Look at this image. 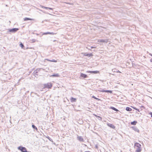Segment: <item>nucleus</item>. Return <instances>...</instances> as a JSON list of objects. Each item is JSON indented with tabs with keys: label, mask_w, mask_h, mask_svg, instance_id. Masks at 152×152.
Returning <instances> with one entry per match:
<instances>
[{
	"label": "nucleus",
	"mask_w": 152,
	"mask_h": 152,
	"mask_svg": "<svg viewBox=\"0 0 152 152\" xmlns=\"http://www.w3.org/2000/svg\"><path fill=\"white\" fill-rule=\"evenodd\" d=\"M52 86V84L51 83H48L44 84L42 86L43 88H50Z\"/></svg>",
	"instance_id": "nucleus-1"
},
{
	"label": "nucleus",
	"mask_w": 152,
	"mask_h": 152,
	"mask_svg": "<svg viewBox=\"0 0 152 152\" xmlns=\"http://www.w3.org/2000/svg\"><path fill=\"white\" fill-rule=\"evenodd\" d=\"M18 149L22 152H27L26 148L25 147L21 146L18 147Z\"/></svg>",
	"instance_id": "nucleus-2"
},
{
	"label": "nucleus",
	"mask_w": 152,
	"mask_h": 152,
	"mask_svg": "<svg viewBox=\"0 0 152 152\" xmlns=\"http://www.w3.org/2000/svg\"><path fill=\"white\" fill-rule=\"evenodd\" d=\"M19 30L18 28H15L12 29H9V32L15 33L17 31Z\"/></svg>",
	"instance_id": "nucleus-3"
},
{
	"label": "nucleus",
	"mask_w": 152,
	"mask_h": 152,
	"mask_svg": "<svg viewBox=\"0 0 152 152\" xmlns=\"http://www.w3.org/2000/svg\"><path fill=\"white\" fill-rule=\"evenodd\" d=\"M98 42L107 43L108 42V40L107 39H99L98 40Z\"/></svg>",
	"instance_id": "nucleus-4"
},
{
	"label": "nucleus",
	"mask_w": 152,
	"mask_h": 152,
	"mask_svg": "<svg viewBox=\"0 0 152 152\" xmlns=\"http://www.w3.org/2000/svg\"><path fill=\"white\" fill-rule=\"evenodd\" d=\"M107 124L108 126L111 128H112L113 129H115V126L112 124L108 123Z\"/></svg>",
	"instance_id": "nucleus-5"
},
{
	"label": "nucleus",
	"mask_w": 152,
	"mask_h": 152,
	"mask_svg": "<svg viewBox=\"0 0 152 152\" xmlns=\"http://www.w3.org/2000/svg\"><path fill=\"white\" fill-rule=\"evenodd\" d=\"M82 54H83L84 56H93V55L92 53L89 54L86 53H82Z\"/></svg>",
	"instance_id": "nucleus-6"
},
{
	"label": "nucleus",
	"mask_w": 152,
	"mask_h": 152,
	"mask_svg": "<svg viewBox=\"0 0 152 152\" xmlns=\"http://www.w3.org/2000/svg\"><path fill=\"white\" fill-rule=\"evenodd\" d=\"M87 77V76L84 74L83 73H81L80 74V78H81V77H83L84 78H86Z\"/></svg>",
	"instance_id": "nucleus-7"
},
{
	"label": "nucleus",
	"mask_w": 152,
	"mask_h": 152,
	"mask_svg": "<svg viewBox=\"0 0 152 152\" xmlns=\"http://www.w3.org/2000/svg\"><path fill=\"white\" fill-rule=\"evenodd\" d=\"M135 147H136L138 148H141V145L138 143H135L134 145Z\"/></svg>",
	"instance_id": "nucleus-8"
},
{
	"label": "nucleus",
	"mask_w": 152,
	"mask_h": 152,
	"mask_svg": "<svg viewBox=\"0 0 152 152\" xmlns=\"http://www.w3.org/2000/svg\"><path fill=\"white\" fill-rule=\"evenodd\" d=\"M87 72L88 73H93L94 74L98 73H99V71H88Z\"/></svg>",
	"instance_id": "nucleus-9"
},
{
	"label": "nucleus",
	"mask_w": 152,
	"mask_h": 152,
	"mask_svg": "<svg viewBox=\"0 0 152 152\" xmlns=\"http://www.w3.org/2000/svg\"><path fill=\"white\" fill-rule=\"evenodd\" d=\"M77 139L80 141H84V139L83 138V137L81 136H78L77 137Z\"/></svg>",
	"instance_id": "nucleus-10"
},
{
	"label": "nucleus",
	"mask_w": 152,
	"mask_h": 152,
	"mask_svg": "<svg viewBox=\"0 0 152 152\" xmlns=\"http://www.w3.org/2000/svg\"><path fill=\"white\" fill-rule=\"evenodd\" d=\"M40 7H42V8H45V9H49V10H53V8H51L45 7H44V6H42V5H41Z\"/></svg>",
	"instance_id": "nucleus-11"
},
{
	"label": "nucleus",
	"mask_w": 152,
	"mask_h": 152,
	"mask_svg": "<svg viewBox=\"0 0 152 152\" xmlns=\"http://www.w3.org/2000/svg\"><path fill=\"white\" fill-rule=\"evenodd\" d=\"M112 71L113 72L121 73V72L120 71H119L118 70L116 69H112Z\"/></svg>",
	"instance_id": "nucleus-12"
},
{
	"label": "nucleus",
	"mask_w": 152,
	"mask_h": 152,
	"mask_svg": "<svg viewBox=\"0 0 152 152\" xmlns=\"http://www.w3.org/2000/svg\"><path fill=\"white\" fill-rule=\"evenodd\" d=\"M50 77H59V75L57 73L56 74H54L53 75H51Z\"/></svg>",
	"instance_id": "nucleus-13"
},
{
	"label": "nucleus",
	"mask_w": 152,
	"mask_h": 152,
	"mask_svg": "<svg viewBox=\"0 0 152 152\" xmlns=\"http://www.w3.org/2000/svg\"><path fill=\"white\" fill-rule=\"evenodd\" d=\"M24 20L25 21H26V20H34V19H33L29 18H25L24 19Z\"/></svg>",
	"instance_id": "nucleus-14"
},
{
	"label": "nucleus",
	"mask_w": 152,
	"mask_h": 152,
	"mask_svg": "<svg viewBox=\"0 0 152 152\" xmlns=\"http://www.w3.org/2000/svg\"><path fill=\"white\" fill-rule=\"evenodd\" d=\"M45 60H47L48 61H50L53 62H57V61L56 60H54V59H53L52 60H50L47 59H45Z\"/></svg>",
	"instance_id": "nucleus-15"
},
{
	"label": "nucleus",
	"mask_w": 152,
	"mask_h": 152,
	"mask_svg": "<svg viewBox=\"0 0 152 152\" xmlns=\"http://www.w3.org/2000/svg\"><path fill=\"white\" fill-rule=\"evenodd\" d=\"M137 123V121H134L131 122V124L132 125H135Z\"/></svg>",
	"instance_id": "nucleus-16"
},
{
	"label": "nucleus",
	"mask_w": 152,
	"mask_h": 152,
	"mask_svg": "<svg viewBox=\"0 0 152 152\" xmlns=\"http://www.w3.org/2000/svg\"><path fill=\"white\" fill-rule=\"evenodd\" d=\"M141 151V148H138L136 150V152H140Z\"/></svg>",
	"instance_id": "nucleus-17"
},
{
	"label": "nucleus",
	"mask_w": 152,
	"mask_h": 152,
	"mask_svg": "<svg viewBox=\"0 0 152 152\" xmlns=\"http://www.w3.org/2000/svg\"><path fill=\"white\" fill-rule=\"evenodd\" d=\"M126 109L127 111H131L132 110V109L129 107H126Z\"/></svg>",
	"instance_id": "nucleus-18"
},
{
	"label": "nucleus",
	"mask_w": 152,
	"mask_h": 152,
	"mask_svg": "<svg viewBox=\"0 0 152 152\" xmlns=\"http://www.w3.org/2000/svg\"><path fill=\"white\" fill-rule=\"evenodd\" d=\"M76 99L75 98H72L71 99V101L72 102H76Z\"/></svg>",
	"instance_id": "nucleus-19"
},
{
	"label": "nucleus",
	"mask_w": 152,
	"mask_h": 152,
	"mask_svg": "<svg viewBox=\"0 0 152 152\" xmlns=\"http://www.w3.org/2000/svg\"><path fill=\"white\" fill-rule=\"evenodd\" d=\"M110 108L111 109L113 110H115L116 111H118L117 109H116V108H115V107H110Z\"/></svg>",
	"instance_id": "nucleus-20"
},
{
	"label": "nucleus",
	"mask_w": 152,
	"mask_h": 152,
	"mask_svg": "<svg viewBox=\"0 0 152 152\" xmlns=\"http://www.w3.org/2000/svg\"><path fill=\"white\" fill-rule=\"evenodd\" d=\"M102 92H109V93H112V91H110V90H106V91L102 90Z\"/></svg>",
	"instance_id": "nucleus-21"
},
{
	"label": "nucleus",
	"mask_w": 152,
	"mask_h": 152,
	"mask_svg": "<svg viewBox=\"0 0 152 152\" xmlns=\"http://www.w3.org/2000/svg\"><path fill=\"white\" fill-rule=\"evenodd\" d=\"M30 41H31V42L32 43H34L36 42V40L34 39H32Z\"/></svg>",
	"instance_id": "nucleus-22"
},
{
	"label": "nucleus",
	"mask_w": 152,
	"mask_h": 152,
	"mask_svg": "<svg viewBox=\"0 0 152 152\" xmlns=\"http://www.w3.org/2000/svg\"><path fill=\"white\" fill-rule=\"evenodd\" d=\"M32 127H33V128L37 130V129H37V127H36V126H34V125H32Z\"/></svg>",
	"instance_id": "nucleus-23"
},
{
	"label": "nucleus",
	"mask_w": 152,
	"mask_h": 152,
	"mask_svg": "<svg viewBox=\"0 0 152 152\" xmlns=\"http://www.w3.org/2000/svg\"><path fill=\"white\" fill-rule=\"evenodd\" d=\"M50 34V32H47L44 33L43 34V35H46V34Z\"/></svg>",
	"instance_id": "nucleus-24"
},
{
	"label": "nucleus",
	"mask_w": 152,
	"mask_h": 152,
	"mask_svg": "<svg viewBox=\"0 0 152 152\" xmlns=\"http://www.w3.org/2000/svg\"><path fill=\"white\" fill-rule=\"evenodd\" d=\"M50 141H52V140L48 136L46 137Z\"/></svg>",
	"instance_id": "nucleus-25"
},
{
	"label": "nucleus",
	"mask_w": 152,
	"mask_h": 152,
	"mask_svg": "<svg viewBox=\"0 0 152 152\" xmlns=\"http://www.w3.org/2000/svg\"><path fill=\"white\" fill-rule=\"evenodd\" d=\"M20 47H21L22 48H23V47H24V46H23V45L22 43H21L20 44Z\"/></svg>",
	"instance_id": "nucleus-26"
},
{
	"label": "nucleus",
	"mask_w": 152,
	"mask_h": 152,
	"mask_svg": "<svg viewBox=\"0 0 152 152\" xmlns=\"http://www.w3.org/2000/svg\"><path fill=\"white\" fill-rule=\"evenodd\" d=\"M132 107L133 109H135V110H137V111H138V112H139V109H137L135 107Z\"/></svg>",
	"instance_id": "nucleus-27"
},
{
	"label": "nucleus",
	"mask_w": 152,
	"mask_h": 152,
	"mask_svg": "<svg viewBox=\"0 0 152 152\" xmlns=\"http://www.w3.org/2000/svg\"><path fill=\"white\" fill-rule=\"evenodd\" d=\"M56 34V33H54L53 32H50V34H52V35H54V34Z\"/></svg>",
	"instance_id": "nucleus-28"
},
{
	"label": "nucleus",
	"mask_w": 152,
	"mask_h": 152,
	"mask_svg": "<svg viewBox=\"0 0 152 152\" xmlns=\"http://www.w3.org/2000/svg\"><path fill=\"white\" fill-rule=\"evenodd\" d=\"M40 69H37L36 70H35V71L34 72H36V73H37V71H39L40 70Z\"/></svg>",
	"instance_id": "nucleus-29"
},
{
	"label": "nucleus",
	"mask_w": 152,
	"mask_h": 152,
	"mask_svg": "<svg viewBox=\"0 0 152 152\" xmlns=\"http://www.w3.org/2000/svg\"><path fill=\"white\" fill-rule=\"evenodd\" d=\"M149 114L151 115V116L152 118V113L150 112L149 113Z\"/></svg>",
	"instance_id": "nucleus-30"
},
{
	"label": "nucleus",
	"mask_w": 152,
	"mask_h": 152,
	"mask_svg": "<svg viewBox=\"0 0 152 152\" xmlns=\"http://www.w3.org/2000/svg\"><path fill=\"white\" fill-rule=\"evenodd\" d=\"M92 97H93V98H95V99H98L99 100V99H98L96 98V97H95L94 96H92Z\"/></svg>",
	"instance_id": "nucleus-31"
},
{
	"label": "nucleus",
	"mask_w": 152,
	"mask_h": 152,
	"mask_svg": "<svg viewBox=\"0 0 152 152\" xmlns=\"http://www.w3.org/2000/svg\"><path fill=\"white\" fill-rule=\"evenodd\" d=\"M96 47H91V48H95Z\"/></svg>",
	"instance_id": "nucleus-32"
},
{
	"label": "nucleus",
	"mask_w": 152,
	"mask_h": 152,
	"mask_svg": "<svg viewBox=\"0 0 152 152\" xmlns=\"http://www.w3.org/2000/svg\"><path fill=\"white\" fill-rule=\"evenodd\" d=\"M149 54L150 55H151V56H152V54H151V53H150Z\"/></svg>",
	"instance_id": "nucleus-33"
},
{
	"label": "nucleus",
	"mask_w": 152,
	"mask_h": 152,
	"mask_svg": "<svg viewBox=\"0 0 152 152\" xmlns=\"http://www.w3.org/2000/svg\"><path fill=\"white\" fill-rule=\"evenodd\" d=\"M150 61H151V62H152V58H151V59H150Z\"/></svg>",
	"instance_id": "nucleus-34"
},
{
	"label": "nucleus",
	"mask_w": 152,
	"mask_h": 152,
	"mask_svg": "<svg viewBox=\"0 0 152 152\" xmlns=\"http://www.w3.org/2000/svg\"><path fill=\"white\" fill-rule=\"evenodd\" d=\"M94 115L96 117H97V116L95 114H94Z\"/></svg>",
	"instance_id": "nucleus-35"
},
{
	"label": "nucleus",
	"mask_w": 152,
	"mask_h": 152,
	"mask_svg": "<svg viewBox=\"0 0 152 152\" xmlns=\"http://www.w3.org/2000/svg\"><path fill=\"white\" fill-rule=\"evenodd\" d=\"M56 41V40H53V41L54 42H55V41Z\"/></svg>",
	"instance_id": "nucleus-36"
},
{
	"label": "nucleus",
	"mask_w": 152,
	"mask_h": 152,
	"mask_svg": "<svg viewBox=\"0 0 152 152\" xmlns=\"http://www.w3.org/2000/svg\"><path fill=\"white\" fill-rule=\"evenodd\" d=\"M48 14H49V15H51V14H50V13H48Z\"/></svg>",
	"instance_id": "nucleus-37"
},
{
	"label": "nucleus",
	"mask_w": 152,
	"mask_h": 152,
	"mask_svg": "<svg viewBox=\"0 0 152 152\" xmlns=\"http://www.w3.org/2000/svg\"><path fill=\"white\" fill-rule=\"evenodd\" d=\"M98 117H99V118H101V117H99V116H98Z\"/></svg>",
	"instance_id": "nucleus-38"
}]
</instances>
